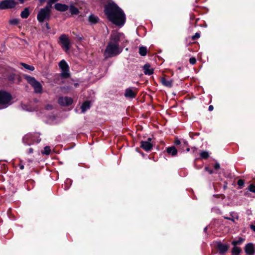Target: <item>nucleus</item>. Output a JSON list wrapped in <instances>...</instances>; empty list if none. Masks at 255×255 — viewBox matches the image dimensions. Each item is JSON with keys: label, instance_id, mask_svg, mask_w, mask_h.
<instances>
[{"label": "nucleus", "instance_id": "f257e3e1", "mask_svg": "<svg viewBox=\"0 0 255 255\" xmlns=\"http://www.w3.org/2000/svg\"><path fill=\"white\" fill-rule=\"evenodd\" d=\"M125 41V37L123 33L115 31L112 32L104 52L105 57L108 58L120 54L123 49V46H120V43Z\"/></svg>", "mask_w": 255, "mask_h": 255}, {"label": "nucleus", "instance_id": "f03ea898", "mask_svg": "<svg viewBox=\"0 0 255 255\" xmlns=\"http://www.w3.org/2000/svg\"><path fill=\"white\" fill-rule=\"evenodd\" d=\"M107 16H125L123 10L114 2H109L105 6Z\"/></svg>", "mask_w": 255, "mask_h": 255}, {"label": "nucleus", "instance_id": "7ed1b4c3", "mask_svg": "<svg viewBox=\"0 0 255 255\" xmlns=\"http://www.w3.org/2000/svg\"><path fill=\"white\" fill-rule=\"evenodd\" d=\"M23 77L27 82L32 87L35 93L37 94L42 93V86L34 77L27 75H24Z\"/></svg>", "mask_w": 255, "mask_h": 255}, {"label": "nucleus", "instance_id": "20e7f679", "mask_svg": "<svg viewBox=\"0 0 255 255\" xmlns=\"http://www.w3.org/2000/svg\"><path fill=\"white\" fill-rule=\"evenodd\" d=\"M11 96L5 91H0V109H4L11 104Z\"/></svg>", "mask_w": 255, "mask_h": 255}, {"label": "nucleus", "instance_id": "39448f33", "mask_svg": "<svg viewBox=\"0 0 255 255\" xmlns=\"http://www.w3.org/2000/svg\"><path fill=\"white\" fill-rule=\"evenodd\" d=\"M58 43L66 53H68L71 47V42L69 37L65 34L61 35L59 38Z\"/></svg>", "mask_w": 255, "mask_h": 255}, {"label": "nucleus", "instance_id": "423d86ee", "mask_svg": "<svg viewBox=\"0 0 255 255\" xmlns=\"http://www.w3.org/2000/svg\"><path fill=\"white\" fill-rule=\"evenodd\" d=\"M39 134L35 133L34 135L27 134L24 136L23 138V142L27 145H30L34 142H40L41 139L39 138Z\"/></svg>", "mask_w": 255, "mask_h": 255}, {"label": "nucleus", "instance_id": "0eeeda50", "mask_svg": "<svg viewBox=\"0 0 255 255\" xmlns=\"http://www.w3.org/2000/svg\"><path fill=\"white\" fill-rule=\"evenodd\" d=\"M59 66L61 70V76L64 78H68L70 76L69 66L67 62L64 60H61Z\"/></svg>", "mask_w": 255, "mask_h": 255}, {"label": "nucleus", "instance_id": "6e6552de", "mask_svg": "<svg viewBox=\"0 0 255 255\" xmlns=\"http://www.w3.org/2000/svg\"><path fill=\"white\" fill-rule=\"evenodd\" d=\"M16 2L13 0H4L0 2V9H5L14 7Z\"/></svg>", "mask_w": 255, "mask_h": 255}, {"label": "nucleus", "instance_id": "1a4fd4ad", "mask_svg": "<svg viewBox=\"0 0 255 255\" xmlns=\"http://www.w3.org/2000/svg\"><path fill=\"white\" fill-rule=\"evenodd\" d=\"M109 21L119 26H123L126 21L125 17H108Z\"/></svg>", "mask_w": 255, "mask_h": 255}, {"label": "nucleus", "instance_id": "9d476101", "mask_svg": "<svg viewBox=\"0 0 255 255\" xmlns=\"http://www.w3.org/2000/svg\"><path fill=\"white\" fill-rule=\"evenodd\" d=\"M73 102L72 98L68 97H60L58 99L59 104L63 106H68Z\"/></svg>", "mask_w": 255, "mask_h": 255}, {"label": "nucleus", "instance_id": "9b49d317", "mask_svg": "<svg viewBox=\"0 0 255 255\" xmlns=\"http://www.w3.org/2000/svg\"><path fill=\"white\" fill-rule=\"evenodd\" d=\"M151 140V139L150 138H148L147 141H141L140 147L146 151L150 150L152 147V144L150 142Z\"/></svg>", "mask_w": 255, "mask_h": 255}, {"label": "nucleus", "instance_id": "f8f14e48", "mask_svg": "<svg viewBox=\"0 0 255 255\" xmlns=\"http://www.w3.org/2000/svg\"><path fill=\"white\" fill-rule=\"evenodd\" d=\"M136 90L135 89L128 88L126 90L125 96L126 98H134L136 96Z\"/></svg>", "mask_w": 255, "mask_h": 255}, {"label": "nucleus", "instance_id": "ddd939ff", "mask_svg": "<svg viewBox=\"0 0 255 255\" xmlns=\"http://www.w3.org/2000/svg\"><path fill=\"white\" fill-rule=\"evenodd\" d=\"M245 252L248 255H253L255 254V247L252 243L246 245L245 248Z\"/></svg>", "mask_w": 255, "mask_h": 255}, {"label": "nucleus", "instance_id": "4468645a", "mask_svg": "<svg viewBox=\"0 0 255 255\" xmlns=\"http://www.w3.org/2000/svg\"><path fill=\"white\" fill-rule=\"evenodd\" d=\"M54 8L58 11H65L68 9L69 6L65 4L57 3L54 5Z\"/></svg>", "mask_w": 255, "mask_h": 255}, {"label": "nucleus", "instance_id": "2eb2a0df", "mask_svg": "<svg viewBox=\"0 0 255 255\" xmlns=\"http://www.w3.org/2000/svg\"><path fill=\"white\" fill-rule=\"evenodd\" d=\"M218 249L220 253L224 254L229 249V246L227 244H223L219 243L217 245Z\"/></svg>", "mask_w": 255, "mask_h": 255}, {"label": "nucleus", "instance_id": "dca6fc26", "mask_svg": "<svg viewBox=\"0 0 255 255\" xmlns=\"http://www.w3.org/2000/svg\"><path fill=\"white\" fill-rule=\"evenodd\" d=\"M50 6L48 5L43 8H42L37 16H48L49 14Z\"/></svg>", "mask_w": 255, "mask_h": 255}, {"label": "nucleus", "instance_id": "f3484780", "mask_svg": "<svg viewBox=\"0 0 255 255\" xmlns=\"http://www.w3.org/2000/svg\"><path fill=\"white\" fill-rule=\"evenodd\" d=\"M91 107V103L89 101L84 102L81 106L82 113H84Z\"/></svg>", "mask_w": 255, "mask_h": 255}, {"label": "nucleus", "instance_id": "a211bd4d", "mask_svg": "<svg viewBox=\"0 0 255 255\" xmlns=\"http://www.w3.org/2000/svg\"><path fill=\"white\" fill-rule=\"evenodd\" d=\"M143 72L145 75H151L153 72V70L150 67L149 64H145L143 67Z\"/></svg>", "mask_w": 255, "mask_h": 255}, {"label": "nucleus", "instance_id": "6ab92c4d", "mask_svg": "<svg viewBox=\"0 0 255 255\" xmlns=\"http://www.w3.org/2000/svg\"><path fill=\"white\" fill-rule=\"evenodd\" d=\"M161 82L162 85L167 87H171L172 86V80L167 79L164 77L161 79Z\"/></svg>", "mask_w": 255, "mask_h": 255}, {"label": "nucleus", "instance_id": "aec40b11", "mask_svg": "<svg viewBox=\"0 0 255 255\" xmlns=\"http://www.w3.org/2000/svg\"><path fill=\"white\" fill-rule=\"evenodd\" d=\"M49 18V17H37V19L40 23H43L44 25L45 26L47 29H49L50 27L47 22Z\"/></svg>", "mask_w": 255, "mask_h": 255}, {"label": "nucleus", "instance_id": "412c9836", "mask_svg": "<svg viewBox=\"0 0 255 255\" xmlns=\"http://www.w3.org/2000/svg\"><path fill=\"white\" fill-rule=\"evenodd\" d=\"M69 11L71 14L73 15H77L79 13V10L78 9L74 6L73 4L70 5L69 6Z\"/></svg>", "mask_w": 255, "mask_h": 255}, {"label": "nucleus", "instance_id": "4be33fe9", "mask_svg": "<svg viewBox=\"0 0 255 255\" xmlns=\"http://www.w3.org/2000/svg\"><path fill=\"white\" fill-rule=\"evenodd\" d=\"M166 151L169 154H171L172 156L176 155L177 153V149L174 146L167 148Z\"/></svg>", "mask_w": 255, "mask_h": 255}, {"label": "nucleus", "instance_id": "5701e85b", "mask_svg": "<svg viewBox=\"0 0 255 255\" xmlns=\"http://www.w3.org/2000/svg\"><path fill=\"white\" fill-rule=\"evenodd\" d=\"M224 218L226 219H227V220H231V221H232L233 222H235V220H238V215L236 213H231L230 214V217H226V216H225Z\"/></svg>", "mask_w": 255, "mask_h": 255}, {"label": "nucleus", "instance_id": "b1692460", "mask_svg": "<svg viewBox=\"0 0 255 255\" xmlns=\"http://www.w3.org/2000/svg\"><path fill=\"white\" fill-rule=\"evenodd\" d=\"M20 65H21L23 68L27 70L33 71L34 70V67L31 65H28L26 63H20Z\"/></svg>", "mask_w": 255, "mask_h": 255}, {"label": "nucleus", "instance_id": "393cba45", "mask_svg": "<svg viewBox=\"0 0 255 255\" xmlns=\"http://www.w3.org/2000/svg\"><path fill=\"white\" fill-rule=\"evenodd\" d=\"M245 241V239L242 238H240L237 240H234L232 242V244L235 247H237L238 245H241L244 241Z\"/></svg>", "mask_w": 255, "mask_h": 255}, {"label": "nucleus", "instance_id": "a878e982", "mask_svg": "<svg viewBox=\"0 0 255 255\" xmlns=\"http://www.w3.org/2000/svg\"><path fill=\"white\" fill-rule=\"evenodd\" d=\"M241 251V249L239 247L234 246L232 250V255H239Z\"/></svg>", "mask_w": 255, "mask_h": 255}, {"label": "nucleus", "instance_id": "bb28decb", "mask_svg": "<svg viewBox=\"0 0 255 255\" xmlns=\"http://www.w3.org/2000/svg\"><path fill=\"white\" fill-rule=\"evenodd\" d=\"M88 22L91 24H95L98 22L99 19L98 17H88Z\"/></svg>", "mask_w": 255, "mask_h": 255}, {"label": "nucleus", "instance_id": "cd10ccee", "mask_svg": "<svg viewBox=\"0 0 255 255\" xmlns=\"http://www.w3.org/2000/svg\"><path fill=\"white\" fill-rule=\"evenodd\" d=\"M139 53L141 56H145L147 53V48L146 47L141 46L139 48Z\"/></svg>", "mask_w": 255, "mask_h": 255}, {"label": "nucleus", "instance_id": "c85d7f7f", "mask_svg": "<svg viewBox=\"0 0 255 255\" xmlns=\"http://www.w3.org/2000/svg\"><path fill=\"white\" fill-rule=\"evenodd\" d=\"M51 152V149L49 146H46L44 148V150L41 151L42 154L49 155Z\"/></svg>", "mask_w": 255, "mask_h": 255}, {"label": "nucleus", "instance_id": "c756f323", "mask_svg": "<svg viewBox=\"0 0 255 255\" xmlns=\"http://www.w3.org/2000/svg\"><path fill=\"white\" fill-rule=\"evenodd\" d=\"M209 156V153L207 151H202L200 153V157L203 159H207Z\"/></svg>", "mask_w": 255, "mask_h": 255}, {"label": "nucleus", "instance_id": "7c9ffc66", "mask_svg": "<svg viewBox=\"0 0 255 255\" xmlns=\"http://www.w3.org/2000/svg\"><path fill=\"white\" fill-rule=\"evenodd\" d=\"M29 10L28 8L26 7L24 9V10L21 12L20 16H28L29 15Z\"/></svg>", "mask_w": 255, "mask_h": 255}, {"label": "nucleus", "instance_id": "2f4dec72", "mask_svg": "<svg viewBox=\"0 0 255 255\" xmlns=\"http://www.w3.org/2000/svg\"><path fill=\"white\" fill-rule=\"evenodd\" d=\"M9 23L12 25H17L18 24L19 21L17 18H13L9 20Z\"/></svg>", "mask_w": 255, "mask_h": 255}, {"label": "nucleus", "instance_id": "473e14b6", "mask_svg": "<svg viewBox=\"0 0 255 255\" xmlns=\"http://www.w3.org/2000/svg\"><path fill=\"white\" fill-rule=\"evenodd\" d=\"M249 190L253 193H255V186L254 185H250L249 187Z\"/></svg>", "mask_w": 255, "mask_h": 255}, {"label": "nucleus", "instance_id": "72a5a7b5", "mask_svg": "<svg viewBox=\"0 0 255 255\" xmlns=\"http://www.w3.org/2000/svg\"><path fill=\"white\" fill-rule=\"evenodd\" d=\"M189 62L190 64L194 65L196 62V59L194 57H191L189 59Z\"/></svg>", "mask_w": 255, "mask_h": 255}, {"label": "nucleus", "instance_id": "f704fd0d", "mask_svg": "<svg viewBox=\"0 0 255 255\" xmlns=\"http://www.w3.org/2000/svg\"><path fill=\"white\" fill-rule=\"evenodd\" d=\"M200 33L197 32L195 33V34L194 35L192 36V38L193 40H195V39L199 38L200 37Z\"/></svg>", "mask_w": 255, "mask_h": 255}, {"label": "nucleus", "instance_id": "c9c22d12", "mask_svg": "<svg viewBox=\"0 0 255 255\" xmlns=\"http://www.w3.org/2000/svg\"><path fill=\"white\" fill-rule=\"evenodd\" d=\"M58 1V0H49L48 2V5L49 6H51V5L54 3V2H55L56 1Z\"/></svg>", "mask_w": 255, "mask_h": 255}, {"label": "nucleus", "instance_id": "e433bc0d", "mask_svg": "<svg viewBox=\"0 0 255 255\" xmlns=\"http://www.w3.org/2000/svg\"><path fill=\"white\" fill-rule=\"evenodd\" d=\"M244 184V182L243 180L242 179H240L238 180V185L239 186H243Z\"/></svg>", "mask_w": 255, "mask_h": 255}, {"label": "nucleus", "instance_id": "4c0bfd02", "mask_svg": "<svg viewBox=\"0 0 255 255\" xmlns=\"http://www.w3.org/2000/svg\"><path fill=\"white\" fill-rule=\"evenodd\" d=\"M214 168L215 170H218L220 168V165L218 162H216L214 166Z\"/></svg>", "mask_w": 255, "mask_h": 255}, {"label": "nucleus", "instance_id": "58836bf2", "mask_svg": "<svg viewBox=\"0 0 255 255\" xmlns=\"http://www.w3.org/2000/svg\"><path fill=\"white\" fill-rule=\"evenodd\" d=\"M205 170L206 171H208V172L209 173V174H213V170H212L210 169L209 168V167H206L205 168Z\"/></svg>", "mask_w": 255, "mask_h": 255}, {"label": "nucleus", "instance_id": "ea45409f", "mask_svg": "<svg viewBox=\"0 0 255 255\" xmlns=\"http://www.w3.org/2000/svg\"><path fill=\"white\" fill-rule=\"evenodd\" d=\"M180 143H181V142H180V140H179V139H176L175 141V143L176 145H179L180 144Z\"/></svg>", "mask_w": 255, "mask_h": 255}, {"label": "nucleus", "instance_id": "a19ab883", "mask_svg": "<svg viewBox=\"0 0 255 255\" xmlns=\"http://www.w3.org/2000/svg\"><path fill=\"white\" fill-rule=\"evenodd\" d=\"M213 109H214V107H213V106L212 105L209 106V111H213Z\"/></svg>", "mask_w": 255, "mask_h": 255}, {"label": "nucleus", "instance_id": "79ce46f5", "mask_svg": "<svg viewBox=\"0 0 255 255\" xmlns=\"http://www.w3.org/2000/svg\"><path fill=\"white\" fill-rule=\"evenodd\" d=\"M32 152H33V149L31 148H30L28 150V153H32Z\"/></svg>", "mask_w": 255, "mask_h": 255}, {"label": "nucleus", "instance_id": "37998d69", "mask_svg": "<svg viewBox=\"0 0 255 255\" xmlns=\"http://www.w3.org/2000/svg\"><path fill=\"white\" fill-rule=\"evenodd\" d=\"M20 169L22 170L24 169V165L22 164H20L19 165Z\"/></svg>", "mask_w": 255, "mask_h": 255}, {"label": "nucleus", "instance_id": "c03bdc74", "mask_svg": "<svg viewBox=\"0 0 255 255\" xmlns=\"http://www.w3.org/2000/svg\"><path fill=\"white\" fill-rule=\"evenodd\" d=\"M41 3L44 2L46 0H39Z\"/></svg>", "mask_w": 255, "mask_h": 255}, {"label": "nucleus", "instance_id": "a18cd8bd", "mask_svg": "<svg viewBox=\"0 0 255 255\" xmlns=\"http://www.w3.org/2000/svg\"><path fill=\"white\" fill-rule=\"evenodd\" d=\"M77 38H78L79 40H82V38H83L82 37H80V36L77 37Z\"/></svg>", "mask_w": 255, "mask_h": 255}, {"label": "nucleus", "instance_id": "49530a36", "mask_svg": "<svg viewBox=\"0 0 255 255\" xmlns=\"http://www.w3.org/2000/svg\"><path fill=\"white\" fill-rule=\"evenodd\" d=\"M207 227H206L204 228V231L205 232H206V231H207Z\"/></svg>", "mask_w": 255, "mask_h": 255}, {"label": "nucleus", "instance_id": "de8ad7c7", "mask_svg": "<svg viewBox=\"0 0 255 255\" xmlns=\"http://www.w3.org/2000/svg\"><path fill=\"white\" fill-rule=\"evenodd\" d=\"M189 150H190V149H189V148H187V149H186V151H187V152L189 151Z\"/></svg>", "mask_w": 255, "mask_h": 255}, {"label": "nucleus", "instance_id": "09e8293b", "mask_svg": "<svg viewBox=\"0 0 255 255\" xmlns=\"http://www.w3.org/2000/svg\"><path fill=\"white\" fill-rule=\"evenodd\" d=\"M194 150H196V148L194 147Z\"/></svg>", "mask_w": 255, "mask_h": 255}]
</instances>
